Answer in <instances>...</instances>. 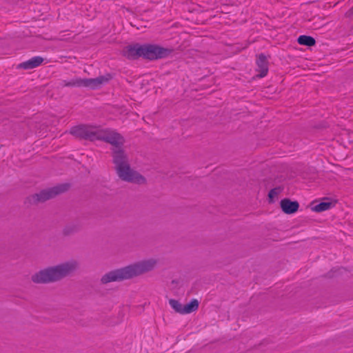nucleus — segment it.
<instances>
[{
  "mask_svg": "<svg viewBox=\"0 0 353 353\" xmlns=\"http://www.w3.org/2000/svg\"><path fill=\"white\" fill-rule=\"evenodd\" d=\"M298 43L305 46H312L315 44V39L307 35H301L298 38Z\"/></svg>",
  "mask_w": 353,
  "mask_h": 353,
  "instance_id": "obj_11",
  "label": "nucleus"
},
{
  "mask_svg": "<svg viewBox=\"0 0 353 353\" xmlns=\"http://www.w3.org/2000/svg\"><path fill=\"white\" fill-rule=\"evenodd\" d=\"M141 57L151 60L162 58L168 54L167 50L154 45L141 46Z\"/></svg>",
  "mask_w": 353,
  "mask_h": 353,
  "instance_id": "obj_4",
  "label": "nucleus"
},
{
  "mask_svg": "<svg viewBox=\"0 0 353 353\" xmlns=\"http://www.w3.org/2000/svg\"><path fill=\"white\" fill-rule=\"evenodd\" d=\"M66 189V185H61L52 188L51 189L41 191L39 194L35 195L36 200L38 201H46L54 196L63 192Z\"/></svg>",
  "mask_w": 353,
  "mask_h": 353,
  "instance_id": "obj_6",
  "label": "nucleus"
},
{
  "mask_svg": "<svg viewBox=\"0 0 353 353\" xmlns=\"http://www.w3.org/2000/svg\"><path fill=\"white\" fill-rule=\"evenodd\" d=\"M352 12H353V6H352Z\"/></svg>",
  "mask_w": 353,
  "mask_h": 353,
  "instance_id": "obj_16",
  "label": "nucleus"
},
{
  "mask_svg": "<svg viewBox=\"0 0 353 353\" xmlns=\"http://www.w3.org/2000/svg\"><path fill=\"white\" fill-rule=\"evenodd\" d=\"M43 61V59L41 57L37 56L31 58L30 59L21 63L19 67L25 70L33 69L40 65Z\"/></svg>",
  "mask_w": 353,
  "mask_h": 353,
  "instance_id": "obj_10",
  "label": "nucleus"
},
{
  "mask_svg": "<svg viewBox=\"0 0 353 353\" xmlns=\"http://www.w3.org/2000/svg\"><path fill=\"white\" fill-rule=\"evenodd\" d=\"M155 265L156 261L154 259L143 261L122 269L112 271L104 275L101 279V281L106 283L108 282L130 279L133 276L152 270Z\"/></svg>",
  "mask_w": 353,
  "mask_h": 353,
  "instance_id": "obj_2",
  "label": "nucleus"
},
{
  "mask_svg": "<svg viewBox=\"0 0 353 353\" xmlns=\"http://www.w3.org/2000/svg\"><path fill=\"white\" fill-rule=\"evenodd\" d=\"M141 46H128L123 50V54L128 59H134L141 57Z\"/></svg>",
  "mask_w": 353,
  "mask_h": 353,
  "instance_id": "obj_7",
  "label": "nucleus"
},
{
  "mask_svg": "<svg viewBox=\"0 0 353 353\" xmlns=\"http://www.w3.org/2000/svg\"><path fill=\"white\" fill-rule=\"evenodd\" d=\"M108 78H105L104 77H100L95 79H76L72 82L68 83L69 85H74V86H82L86 87L92 89H95L98 88L100 85L103 83L105 81H108Z\"/></svg>",
  "mask_w": 353,
  "mask_h": 353,
  "instance_id": "obj_5",
  "label": "nucleus"
},
{
  "mask_svg": "<svg viewBox=\"0 0 353 353\" xmlns=\"http://www.w3.org/2000/svg\"><path fill=\"white\" fill-rule=\"evenodd\" d=\"M70 133L77 137L90 139H102L111 143L114 147L113 158L119 176L129 182L143 183L145 181V179L141 175L130 169L126 157L121 150V146L123 143V138L116 132L105 130L95 132L88 126L79 125L73 127Z\"/></svg>",
  "mask_w": 353,
  "mask_h": 353,
  "instance_id": "obj_1",
  "label": "nucleus"
},
{
  "mask_svg": "<svg viewBox=\"0 0 353 353\" xmlns=\"http://www.w3.org/2000/svg\"><path fill=\"white\" fill-rule=\"evenodd\" d=\"M76 267L74 263H67L54 268L41 270L32 277L34 283H48L54 281L68 275Z\"/></svg>",
  "mask_w": 353,
  "mask_h": 353,
  "instance_id": "obj_3",
  "label": "nucleus"
},
{
  "mask_svg": "<svg viewBox=\"0 0 353 353\" xmlns=\"http://www.w3.org/2000/svg\"><path fill=\"white\" fill-rule=\"evenodd\" d=\"M299 203L296 201H291L289 199H283L281 201V208L286 214H292L297 211Z\"/></svg>",
  "mask_w": 353,
  "mask_h": 353,
  "instance_id": "obj_8",
  "label": "nucleus"
},
{
  "mask_svg": "<svg viewBox=\"0 0 353 353\" xmlns=\"http://www.w3.org/2000/svg\"><path fill=\"white\" fill-rule=\"evenodd\" d=\"M279 192V190L276 189V188L270 190V192H269L270 199L271 200H272L274 197H276L277 196Z\"/></svg>",
  "mask_w": 353,
  "mask_h": 353,
  "instance_id": "obj_15",
  "label": "nucleus"
},
{
  "mask_svg": "<svg viewBox=\"0 0 353 353\" xmlns=\"http://www.w3.org/2000/svg\"><path fill=\"white\" fill-rule=\"evenodd\" d=\"M169 304L175 312L184 314V305L175 299H170Z\"/></svg>",
  "mask_w": 353,
  "mask_h": 353,
  "instance_id": "obj_14",
  "label": "nucleus"
},
{
  "mask_svg": "<svg viewBox=\"0 0 353 353\" xmlns=\"http://www.w3.org/2000/svg\"><path fill=\"white\" fill-rule=\"evenodd\" d=\"M256 65H257V70L259 71V74L258 76L259 77H265L268 71V61L263 54H260L257 59L256 61Z\"/></svg>",
  "mask_w": 353,
  "mask_h": 353,
  "instance_id": "obj_9",
  "label": "nucleus"
},
{
  "mask_svg": "<svg viewBox=\"0 0 353 353\" xmlns=\"http://www.w3.org/2000/svg\"><path fill=\"white\" fill-rule=\"evenodd\" d=\"M199 307V302L196 299L192 300L189 303L184 305V314H190L196 311Z\"/></svg>",
  "mask_w": 353,
  "mask_h": 353,
  "instance_id": "obj_12",
  "label": "nucleus"
},
{
  "mask_svg": "<svg viewBox=\"0 0 353 353\" xmlns=\"http://www.w3.org/2000/svg\"><path fill=\"white\" fill-rule=\"evenodd\" d=\"M332 205V203L330 201H323L313 207V210L315 212H323L329 210Z\"/></svg>",
  "mask_w": 353,
  "mask_h": 353,
  "instance_id": "obj_13",
  "label": "nucleus"
}]
</instances>
